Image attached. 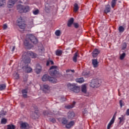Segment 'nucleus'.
<instances>
[{
	"label": "nucleus",
	"instance_id": "nucleus-1",
	"mask_svg": "<svg viewBox=\"0 0 129 129\" xmlns=\"http://www.w3.org/2000/svg\"><path fill=\"white\" fill-rule=\"evenodd\" d=\"M42 80L43 82H46V81H49V82H52V83H56L57 82V79L50 77L48 75H44L42 78Z\"/></svg>",
	"mask_w": 129,
	"mask_h": 129
},
{
	"label": "nucleus",
	"instance_id": "nucleus-2",
	"mask_svg": "<svg viewBox=\"0 0 129 129\" xmlns=\"http://www.w3.org/2000/svg\"><path fill=\"white\" fill-rule=\"evenodd\" d=\"M68 87L70 90L73 91L75 93H78L80 91V87L76 86L75 84L69 83L68 84Z\"/></svg>",
	"mask_w": 129,
	"mask_h": 129
},
{
	"label": "nucleus",
	"instance_id": "nucleus-3",
	"mask_svg": "<svg viewBox=\"0 0 129 129\" xmlns=\"http://www.w3.org/2000/svg\"><path fill=\"white\" fill-rule=\"evenodd\" d=\"M56 68L57 66H52L50 68L49 72L51 76H56V75L59 74V71L56 70Z\"/></svg>",
	"mask_w": 129,
	"mask_h": 129
},
{
	"label": "nucleus",
	"instance_id": "nucleus-4",
	"mask_svg": "<svg viewBox=\"0 0 129 129\" xmlns=\"http://www.w3.org/2000/svg\"><path fill=\"white\" fill-rule=\"evenodd\" d=\"M17 23L19 28L22 30H24L26 28V23H25V21H24L23 18L20 17L17 20Z\"/></svg>",
	"mask_w": 129,
	"mask_h": 129
},
{
	"label": "nucleus",
	"instance_id": "nucleus-5",
	"mask_svg": "<svg viewBox=\"0 0 129 129\" xmlns=\"http://www.w3.org/2000/svg\"><path fill=\"white\" fill-rule=\"evenodd\" d=\"M90 85L91 87H92L93 88L95 87L96 88H97V87H99L100 84L99 83L98 80H92Z\"/></svg>",
	"mask_w": 129,
	"mask_h": 129
},
{
	"label": "nucleus",
	"instance_id": "nucleus-6",
	"mask_svg": "<svg viewBox=\"0 0 129 129\" xmlns=\"http://www.w3.org/2000/svg\"><path fill=\"white\" fill-rule=\"evenodd\" d=\"M28 40L33 44H38V39L35 37V36L32 34L28 35Z\"/></svg>",
	"mask_w": 129,
	"mask_h": 129
},
{
	"label": "nucleus",
	"instance_id": "nucleus-7",
	"mask_svg": "<svg viewBox=\"0 0 129 129\" xmlns=\"http://www.w3.org/2000/svg\"><path fill=\"white\" fill-rule=\"evenodd\" d=\"M22 58L25 64H29L31 63V58H30V57L28 56L26 53L22 55Z\"/></svg>",
	"mask_w": 129,
	"mask_h": 129
},
{
	"label": "nucleus",
	"instance_id": "nucleus-8",
	"mask_svg": "<svg viewBox=\"0 0 129 129\" xmlns=\"http://www.w3.org/2000/svg\"><path fill=\"white\" fill-rule=\"evenodd\" d=\"M44 11L46 12V13L49 14V13H51V12L53 11V9L52 8V7L49 5V4L46 3L45 5Z\"/></svg>",
	"mask_w": 129,
	"mask_h": 129
},
{
	"label": "nucleus",
	"instance_id": "nucleus-9",
	"mask_svg": "<svg viewBox=\"0 0 129 129\" xmlns=\"http://www.w3.org/2000/svg\"><path fill=\"white\" fill-rule=\"evenodd\" d=\"M99 53H100V50L96 48L92 52V56L93 57V58H96V57L98 56Z\"/></svg>",
	"mask_w": 129,
	"mask_h": 129
},
{
	"label": "nucleus",
	"instance_id": "nucleus-10",
	"mask_svg": "<svg viewBox=\"0 0 129 129\" xmlns=\"http://www.w3.org/2000/svg\"><path fill=\"white\" fill-rule=\"evenodd\" d=\"M20 129H29V124L24 122L20 124Z\"/></svg>",
	"mask_w": 129,
	"mask_h": 129
},
{
	"label": "nucleus",
	"instance_id": "nucleus-11",
	"mask_svg": "<svg viewBox=\"0 0 129 129\" xmlns=\"http://www.w3.org/2000/svg\"><path fill=\"white\" fill-rule=\"evenodd\" d=\"M92 63L94 68H97V67H98L99 62L97 60V59H92Z\"/></svg>",
	"mask_w": 129,
	"mask_h": 129
},
{
	"label": "nucleus",
	"instance_id": "nucleus-12",
	"mask_svg": "<svg viewBox=\"0 0 129 129\" xmlns=\"http://www.w3.org/2000/svg\"><path fill=\"white\" fill-rule=\"evenodd\" d=\"M27 56H29V58H36L37 54L30 51H28L25 53Z\"/></svg>",
	"mask_w": 129,
	"mask_h": 129
},
{
	"label": "nucleus",
	"instance_id": "nucleus-13",
	"mask_svg": "<svg viewBox=\"0 0 129 129\" xmlns=\"http://www.w3.org/2000/svg\"><path fill=\"white\" fill-rule=\"evenodd\" d=\"M23 69H25L27 73H31L32 70L31 67H29L28 65L23 67Z\"/></svg>",
	"mask_w": 129,
	"mask_h": 129
},
{
	"label": "nucleus",
	"instance_id": "nucleus-14",
	"mask_svg": "<svg viewBox=\"0 0 129 129\" xmlns=\"http://www.w3.org/2000/svg\"><path fill=\"white\" fill-rule=\"evenodd\" d=\"M16 4V2L14 0H9L8 3V8H13Z\"/></svg>",
	"mask_w": 129,
	"mask_h": 129
},
{
	"label": "nucleus",
	"instance_id": "nucleus-15",
	"mask_svg": "<svg viewBox=\"0 0 129 129\" xmlns=\"http://www.w3.org/2000/svg\"><path fill=\"white\" fill-rule=\"evenodd\" d=\"M75 117V113L74 112H69L68 113V118L72 119Z\"/></svg>",
	"mask_w": 129,
	"mask_h": 129
},
{
	"label": "nucleus",
	"instance_id": "nucleus-16",
	"mask_svg": "<svg viewBox=\"0 0 129 129\" xmlns=\"http://www.w3.org/2000/svg\"><path fill=\"white\" fill-rule=\"evenodd\" d=\"M22 93L23 94V97L24 98H27V97H28V95H27V93H28V89L22 90Z\"/></svg>",
	"mask_w": 129,
	"mask_h": 129
},
{
	"label": "nucleus",
	"instance_id": "nucleus-17",
	"mask_svg": "<svg viewBox=\"0 0 129 129\" xmlns=\"http://www.w3.org/2000/svg\"><path fill=\"white\" fill-rule=\"evenodd\" d=\"M110 10H111L110 6H109V5H106L105 9V10L104 11V13L105 14H107L108 13H110Z\"/></svg>",
	"mask_w": 129,
	"mask_h": 129
},
{
	"label": "nucleus",
	"instance_id": "nucleus-18",
	"mask_svg": "<svg viewBox=\"0 0 129 129\" xmlns=\"http://www.w3.org/2000/svg\"><path fill=\"white\" fill-rule=\"evenodd\" d=\"M17 10L19 13H24V6L21 5L18 6Z\"/></svg>",
	"mask_w": 129,
	"mask_h": 129
},
{
	"label": "nucleus",
	"instance_id": "nucleus-19",
	"mask_svg": "<svg viewBox=\"0 0 129 129\" xmlns=\"http://www.w3.org/2000/svg\"><path fill=\"white\" fill-rule=\"evenodd\" d=\"M74 123V121H71L69 123L66 124V127L67 128H70V127L73 126Z\"/></svg>",
	"mask_w": 129,
	"mask_h": 129
},
{
	"label": "nucleus",
	"instance_id": "nucleus-20",
	"mask_svg": "<svg viewBox=\"0 0 129 129\" xmlns=\"http://www.w3.org/2000/svg\"><path fill=\"white\" fill-rule=\"evenodd\" d=\"M74 23V18H71L69 21L68 23V27H71L72 24Z\"/></svg>",
	"mask_w": 129,
	"mask_h": 129
},
{
	"label": "nucleus",
	"instance_id": "nucleus-21",
	"mask_svg": "<svg viewBox=\"0 0 129 129\" xmlns=\"http://www.w3.org/2000/svg\"><path fill=\"white\" fill-rule=\"evenodd\" d=\"M81 90H82V92H83V93H86L87 92L86 85H83L81 87Z\"/></svg>",
	"mask_w": 129,
	"mask_h": 129
},
{
	"label": "nucleus",
	"instance_id": "nucleus-22",
	"mask_svg": "<svg viewBox=\"0 0 129 129\" xmlns=\"http://www.w3.org/2000/svg\"><path fill=\"white\" fill-rule=\"evenodd\" d=\"M77 57H78V52H76L73 57V62H75V63L77 62Z\"/></svg>",
	"mask_w": 129,
	"mask_h": 129
},
{
	"label": "nucleus",
	"instance_id": "nucleus-23",
	"mask_svg": "<svg viewBox=\"0 0 129 129\" xmlns=\"http://www.w3.org/2000/svg\"><path fill=\"white\" fill-rule=\"evenodd\" d=\"M28 12H30V7L23 6V13H28Z\"/></svg>",
	"mask_w": 129,
	"mask_h": 129
},
{
	"label": "nucleus",
	"instance_id": "nucleus-24",
	"mask_svg": "<svg viewBox=\"0 0 129 129\" xmlns=\"http://www.w3.org/2000/svg\"><path fill=\"white\" fill-rule=\"evenodd\" d=\"M76 102L75 101H74L73 104H71V105H68L66 106V107L67 108V109H71V108H73L74 107V105H75V104Z\"/></svg>",
	"mask_w": 129,
	"mask_h": 129
},
{
	"label": "nucleus",
	"instance_id": "nucleus-25",
	"mask_svg": "<svg viewBox=\"0 0 129 129\" xmlns=\"http://www.w3.org/2000/svg\"><path fill=\"white\" fill-rule=\"evenodd\" d=\"M74 12L76 13L77 12H78V10H79V7H78V4L77 3H75L74 5Z\"/></svg>",
	"mask_w": 129,
	"mask_h": 129
},
{
	"label": "nucleus",
	"instance_id": "nucleus-26",
	"mask_svg": "<svg viewBox=\"0 0 129 129\" xmlns=\"http://www.w3.org/2000/svg\"><path fill=\"white\" fill-rule=\"evenodd\" d=\"M24 44L26 47H30V46L31 45V43H30V40H29V39H28V40H25L24 41Z\"/></svg>",
	"mask_w": 129,
	"mask_h": 129
},
{
	"label": "nucleus",
	"instance_id": "nucleus-27",
	"mask_svg": "<svg viewBox=\"0 0 129 129\" xmlns=\"http://www.w3.org/2000/svg\"><path fill=\"white\" fill-rule=\"evenodd\" d=\"M42 70V68H41V66H37L36 68V73L37 74H39L40 72H41Z\"/></svg>",
	"mask_w": 129,
	"mask_h": 129
},
{
	"label": "nucleus",
	"instance_id": "nucleus-28",
	"mask_svg": "<svg viewBox=\"0 0 129 129\" xmlns=\"http://www.w3.org/2000/svg\"><path fill=\"white\" fill-rule=\"evenodd\" d=\"M43 88V90H50V88H51L48 84H44L42 86Z\"/></svg>",
	"mask_w": 129,
	"mask_h": 129
},
{
	"label": "nucleus",
	"instance_id": "nucleus-29",
	"mask_svg": "<svg viewBox=\"0 0 129 129\" xmlns=\"http://www.w3.org/2000/svg\"><path fill=\"white\" fill-rule=\"evenodd\" d=\"M61 123L62 124L65 125L68 123V120L65 118H62L61 120Z\"/></svg>",
	"mask_w": 129,
	"mask_h": 129
},
{
	"label": "nucleus",
	"instance_id": "nucleus-30",
	"mask_svg": "<svg viewBox=\"0 0 129 129\" xmlns=\"http://www.w3.org/2000/svg\"><path fill=\"white\" fill-rule=\"evenodd\" d=\"M6 6V0H0V8H4Z\"/></svg>",
	"mask_w": 129,
	"mask_h": 129
},
{
	"label": "nucleus",
	"instance_id": "nucleus-31",
	"mask_svg": "<svg viewBox=\"0 0 129 129\" xmlns=\"http://www.w3.org/2000/svg\"><path fill=\"white\" fill-rule=\"evenodd\" d=\"M62 53L63 51L59 49L56 50L55 51V54L56 55V56H61Z\"/></svg>",
	"mask_w": 129,
	"mask_h": 129
},
{
	"label": "nucleus",
	"instance_id": "nucleus-32",
	"mask_svg": "<svg viewBox=\"0 0 129 129\" xmlns=\"http://www.w3.org/2000/svg\"><path fill=\"white\" fill-rule=\"evenodd\" d=\"M6 87H7V85L5 84H0V91L5 90V89H6Z\"/></svg>",
	"mask_w": 129,
	"mask_h": 129
},
{
	"label": "nucleus",
	"instance_id": "nucleus-33",
	"mask_svg": "<svg viewBox=\"0 0 129 129\" xmlns=\"http://www.w3.org/2000/svg\"><path fill=\"white\" fill-rule=\"evenodd\" d=\"M76 81L78 83H83L84 82V79L83 78H78L76 80Z\"/></svg>",
	"mask_w": 129,
	"mask_h": 129
},
{
	"label": "nucleus",
	"instance_id": "nucleus-34",
	"mask_svg": "<svg viewBox=\"0 0 129 129\" xmlns=\"http://www.w3.org/2000/svg\"><path fill=\"white\" fill-rule=\"evenodd\" d=\"M113 123H114V121H113V120H111L107 125V128L110 129V127H111V125H112Z\"/></svg>",
	"mask_w": 129,
	"mask_h": 129
},
{
	"label": "nucleus",
	"instance_id": "nucleus-35",
	"mask_svg": "<svg viewBox=\"0 0 129 129\" xmlns=\"http://www.w3.org/2000/svg\"><path fill=\"white\" fill-rule=\"evenodd\" d=\"M116 2H117V0H112L111 2V7L114 8L115 7V5H116Z\"/></svg>",
	"mask_w": 129,
	"mask_h": 129
},
{
	"label": "nucleus",
	"instance_id": "nucleus-36",
	"mask_svg": "<svg viewBox=\"0 0 129 129\" xmlns=\"http://www.w3.org/2000/svg\"><path fill=\"white\" fill-rule=\"evenodd\" d=\"M16 128V126L13 124H9L7 125V129H15Z\"/></svg>",
	"mask_w": 129,
	"mask_h": 129
},
{
	"label": "nucleus",
	"instance_id": "nucleus-37",
	"mask_svg": "<svg viewBox=\"0 0 129 129\" xmlns=\"http://www.w3.org/2000/svg\"><path fill=\"white\" fill-rule=\"evenodd\" d=\"M28 29H32L34 27V22H30L28 23Z\"/></svg>",
	"mask_w": 129,
	"mask_h": 129
},
{
	"label": "nucleus",
	"instance_id": "nucleus-38",
	"mask_svg": "<svg viewBox=\"0 0 129 129\" xmlns=\"http://www.w3.org/2000/svg\"><path fill=\"white\" fill-rule=\"evenodd\" d=\"M8 122V120L7 119L3 118L1 119V123L2 124H6L7 122Z\"/></svg>",
	"mask_w": 129,
	"mask_h": 129
},
{
	"label": "nucleus",
	"instance_id": "nucleus-39",
	"mask_svg": "<svg viewBox=\"0 0 129 129\" xmlns=\"http://www.w3.org/2000/svg\"><path fill=\"white\" fill-rule=\"evenodd\" d=\"M6 113H7V112L4 110H2L1 111H0V118L1 117H3V116H4V115H6Z\"/></svg>",
	"mask_w": 129,
	"mask_h": 129
},
{
	"label": "nucleus",
	"instance_id": "nucleus-40",
	"mask_svg": "<svg viewBox=\"0 0 129 129\" xmlns=\"http://www.w3.org/2000/svg\"><path fill=\"white\" fill-rule=\"evenodd\" d=\"M55 35L57 37H59L61 35V31L59 30H57L55 32Z\"/></svg>",
	"mask_w": 129,
	"mask_h": 129
},
{
	"label": "nucleus",
	"instance_id": "nucleus-41",
	"mask_svg": "<svg viewBox=\"0 0 129 129\" xmlns=\"http://www.w3.org/2000/svg\"><path fill=\"white\" fill-rule=\"evenodd\" d=\"M88 114V111H87V109L85 108L83 111V114L84 116L87 115Z\"/></svg>",
	"mask_w": 129,
	"mask_h": 129
},
{
	"label": "nucleus",
	"instance_id": "nucleus-42",
	"mask_svg": "<svg viewBox=\"0 0 129 129\" xmlns=\"http://www.w3.org/2000/svg\"><path fill=\"white\" fill-rule=\"evenodd\" d=\"M38 117H39V116H38V113H33V116H32V118H33V119H36V118H38Z\"/></svg>",
	"mask_w": 129,
	"mask_h": 129
},
{
	"label": "nucleus",
	"instance_id": "nucleus-43",
	"mask_svg": "<svg viewBox=\"0 0 129 129\" xmlns=\"http://www.w3.org/2000/svg\"><path fill=\"white\" fill-rule=\"evenodd\" d=\"M124 31V28L122 26L119 27V31L120 33H122Z\"/></svg>",
	"mask_w": 129,
	"mask_h": 129
},
{
	"label": "nucleus",
	"instance_id": "nucleus-44",
	"mask_svg": "<svg viewBox=\"0 0 129 129\" xmlns=\"http://www.w3.org/2000/svg\"><path fill=\"white\" fill-rule=\"evenodd\" d=\"M124 57H125V53L124 52L120 56V60H123V59H124Z\"/></svg>",
	"mask_w": 129,
	"mask_h": 129
},
{
	"label": "nucleus",
	"instance_id": "nucleus-45",
	"mask_svg": "<svg viewBox=\"0 0 129 129\" xmlns=\"http://www.w3.org/2000/svg\"><path fill=\"white\" fill-rule=\"evenodd\" d=\"M83 75L85 76H88L89 75L90 73L89 72H86V71H84L82 73Z\"/></svg>",
	"mask_w": 129,
	"mask_h": 129
},
{
	"label": "nucleus",
	"instance_id": "nucleus-46",
	"mask_svg": "<svg viewBox=\"0 0 129 129\" xmlns=\"http://www.w3.org/2000/svg\"><path fill=\"white\" fill-rule=\"evenodd\" d=\"M73 25L76 29H78L79 28V24L77 23H73Z\"/></svg>",
	"mask_w": 129,
	"mask_h": 129
},
{
	"label": "nucleus",
	"instance_id": "nucleus-47",
	"mask_svg": "<svg viewBox=\"0 0 129 129\" xmlns=\"http://www.w3.org/2000/svg\"><path fill=\"white\" fill-rule=\"evenodd\" d=\"M39 13H40V11L38 9H37L35 11L33 12V14H34L35 15H38V14H39Z\"/></svg>",
	"mask_w": 129,
	"mask_h": 129
},
{
	"label": "nucleus",
	"instance_id": "nucleus-48",
	"mask_svg": "<svg viewBox=\"0 0 129 129\" xmlns=\"http://www.w3.org/2000/svg\"><path fill=\"white\" fill-rule=\"evenodd\" d=\"M119 104H120V106L121 108L122 107V106H123V105H124L123 104V101H122V100H120Z\"/></svg>",
	"mask_w": 129,
	"mask_h": 129
},
{
	"label": "nucleus",
	"instance_id": "nucleus-49",
	"mask_svg": "<svg viewBox=\"0 0 129 129\" xmlns=\"http://www.w3.org/2000/svg\"><path fill=\"white\" fill-rule=\"evenodd\" d=\"M126 48V43H123L122 46V50H124Z\"/></svg>",
	"mask_w": 129,
	"mask_h": 129
},
{
	"label": "nucleus",
	"instance_id": "nucleus-50",
	"mask_svg": "<svg viewBox=\"0 0 129 129\" xmlns=\"http://www.w3.org/2000/svg\"><path fill=\"white\" fill-rule=\"evenodd\" d=\"M118 119H119V124H120V123H121V122H122L123 120H124V119H123V117H119Z\"/></svg>",
	"mask_w": 129,
	"mask_h": 129
},
{
	"label": "nucleus",
	"instance_id": "nucleus-51",
	"mask_svg": "<svg viewBox=\"0 0 129 129\" xmlns=\"http://www.w3.org/2000/svg\"><path fill=\"white\" fill-rule=\"evenodd\" d=\"M116 116V112H115L113 116V117L112 118V119H111V120H113V121H114V120H115V117Z\"/></svg>",
	"mask_w": 129,
	"mask_h": 129
},
{
	"label": "nucleus",
	"instance_id": "nucleus-52",
	"mask_svg": "<svg viewBox=\"0 0 129 129\" xmlns=\"http://www.w3.org/2000/svg\"><path fill=\"white\" fill-rule=\"evenodd\" d=\"M14 76L15 77L16 79H19V74H18V73H16V74H14Z\"/></svg>",
	"mask_w": 129,
	"mask_h": 129
},
{
	"label": "nucleus",
	"instance_id": "nucleus-53",
	"mask_svg": "<svg viewBox=\"0 0 129 129\" xmlns=\"http://www.w3.org/2000/svg\"><path fill=\"white\" fill-rule=\"evenodd\" d=\"M50 121H51L53 123H55V122H56V119H55V118L50 119Z\"/></svg>",
	"mask_w": 129,
	"mask_h": 129
},
{
	"label": "nucleus",
	"instance_id": "nucleus-54",
	"mask_svg": "<svg viewBox=\"0 0 129 129\" xmlns=\"http://www.w3.org/2000/svg\"><path fill=\"white\" fill-rule=\"evenodd\" d=\"M7 28H8V25H7V24H4L3 26L4 30H6V29Z\"/></svg>",
	"mask_w": 129,
	"mask_h": 129
},
{
	"label": "nucleus",
	"instance_id": "nucleus-55",
	"mask_svg": "<svg viewBox=\"0 0 129 129\" xmlns=\"http://www.w3.org/2000/svg\"><path fill=\"white\" fill-rule=\"evenodd\" d=\"M126 115L128 116L129 115V109H127L126 110V113H125Z\"/></svg>",
	"mask_w": 129,
	"mask_h": 129
},
{
	"label": "nucleus",
	"instance_id": "nucleus-56",
	"mask_svg": "<svg viewBox=\"0 0 129 129\" xmlns=\"http://www.w3.org/2000/svg\"><path fill=\"white\" fill-rule=\"evenodd\" d=\"M43 114L44 115H48V112L47 111H43Z\"/></svg>",
	"mask_w": 129,
	"mask_h": 129
},
{
	"label": "nucleus",
	"instance_id": "nucleus-57",
	"mask_svg": "<svg viewBox=\"0 0 129 129\" xmlns=\"http://www.w3.org/2000/svg\"><path fill=\"white\" fill-rule=\"evenodd\" d=\"M49 65H50V59L47 60L46 62V66H49Z\"/></svg>",
	"mask_w": 129,
	"mask_h": 129
},
{
	"label": "nucleus",
	"instance_id": "nucleus-58",
	"mask_svg": "<svg viewBox=\"0 0 129 129\" xmlns=\"http://www.w3.org/2000/svg\"><path fill=\"white\" fill-rule=\"evenodd\" d=\"M61 101H66V98L61 97Z\"/></svg>",
	"mask_w": 129,
	"mask_h": 129
},
{
	"label": "nucleus",
	"instance_id": "nucleus-59",
	"mask_svg": "<svg viewBox=\"0 0 129 129\" xmlns=\"http://www.w3.org/2000/svg\"><path fill=\"white\" fill-rule=\"evenodd\" d=\"M49 61H50V63L51 64V65H54V61H53V60L49 59Z\"/></svg>",
	"mask_w": 129,
	"mask_h": 129
},
{
	"label": "nucleus",
	"instance_id": "nucleus-60",
	"mask_svg": "<svg viewBox=\"0 0 129 129\" xmlns=\"http://www.w3.org/2000/svg\"><path fill=\"white\" fill-rule=\"evenodd\" d=\"M16 49V46H13V48L12 49V51L14 52V51H15V49Z\"/></svg>",
	"mask_w": 129,
	"mask_h": 129
},
{
	"label": "nucleus",
	"instance_id": "nucleus-61",
	"mask_svg": "<svg viewBox=\"0 0 129 129\" xmlns=\"http://www.w3.org/2000/svg\"><path fill=\"white\" fill-rule=\"evenodd\" d=\"M71 70H67V71H66V72H67V73H69L70 72H71Z\"/></svg>",
	"mask_w": 129,
	"mask_h": 129
},
{
	"label": "nucleus",
	"instance_id": "nucleus-62",
	"mask_svg": "<svg viewBox=\"0 0 129 129\" xmlns=\"http://www.w3.org/2000/svg\"><path fill=\"white\" fill-rule=\"evenodd\" d=\"M71 72H73V73H74L75 72V71L74 70H71Z\"/></svg>",
	"mask_w": 129,
	"mask_h": 129
},
{
	"label": "nucleus",
	"instance_id": "nucleus-63",
	"mask_svg": "<svg viewBox=\"0 0 129 129\" xmlns=\"http://www.w3.org/2000/svg\"><path fill=\"white\" fill-rule=\"evenodd\" d=\"M41 52H44V49H41Z\"/></svg>",
	"mask_w": 129,
	"mask_h": 129
},
{
	"label": "nucleus",
	"instance_id": "nucleus-64",
	"mask_svg": "<svg viewBox=\"0 0 129 129\" xmlns=\"http://www.w3.org/2000/svg\"><path fill=\"white\" fill-rule=\"evenodd\" d=\"M24 81H25V82L27 81V79L24 80Z\"/></svg>",
	"mask_w": 129,
	"mask_h": 129
}]
</instances>
